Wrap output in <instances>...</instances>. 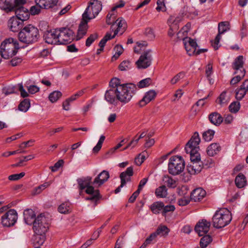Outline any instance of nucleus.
<instances>
[{
    "label": "nucleus",
    "instance_id": "1",
    "mask_svg": "<svg viewBox=\"0 0 248 248\" xmlns=\"http://www.w3.org/2000/svg\"><path fill=\"white\" fill-rule=\"evenodd\" d=\"M39 37L38 29L30 24L23 28L18 33L19 41L28 45L36 43Z\"/></svg>",
    "mask_w": 248,
    "mask_h": 248
},
{
    "label": "nucleus",
    "instance_id": "2",
    "mask_svg": "<svg viewBox=\"0 0 248 248\" xmlns=\"http://www.w3.org/2000/svg\"><path fill=\"white\" fill-rule=\"evenodd\" d=\"M18 41L13 38H9L4 40L0 46L1 59H9L13 57L19 49Z\"/></svg>",
    "mask_w": 248,
    "mask_h": 248
},
{
    "label": "nucleus",
    "instance_id": "3",
    "mask_svg": "<svg viewBox=\"0 0 248 248\" xmlns=\"http://www.w3.org/2000/svg\"><path fill=\"white\" fill-rule=\"evenodd\" d=\"M232 219V214L227 208L217 210L212 217L214 227L220 229L228 225Z\"/></svg>",
    "mask_w": 248,
    "mask_h": 248
},
{
    "label": "nucleus",
    "instance_id": "4",
    "mask_svg": "<svg viewBox=\"0 0 248 248\" xmlns=\"http://www.w3.org/2000/svg\"><path fill=\"white\" fill-rule=\"evenodd\" d=\"M137 90L136 86L132 83L123 84L116 88L117 98L124 104L128 103L132 98Z\"/></svg>",
    "mask_w": 248,
    "mask_h": 248
},
{
    "label": "nucleus",
    "instance_id": "5",
    "mask_svg": "<svg viewBox=\"0 0 248 248\" xmlns=\"http://www.w3.org/2000/svg\"><path fill=\"white\" fill-rule=\"evenodd\" d=\"M185 167V163L181 156L174 155L170 158L168 171L170 174L173 175H178L184 170Z\"/></svg>",
    "mask_w": 248,
    "mask_h": 248
},
{
    "label": "nucleus",
    "instance_id": "6",
    "mask_svg": "<svg viewBox=\"0 0 248 248\" xmlns=\"http://www.w3.org/2000/svg\"><path fill=\"white\" fill-rule=\"evenodd\" d=\"M102 8L101 1L98 0H91L89 5L82 15L83 19L90 20L98 15Z\"/></svg>",
    "mask_w": 248,
    "mask_h": 248
},
{
    "label": "nucleus",
    "instance_id": "7",
    "mask_svg": "<svg viewBox=\"0 0 248 248\" xmlns=\"http://www.w3.org/2000/svg\"><path fill=\"white\" fill-rule=\"evenodd\" d=\"M46 218L42 214L36 217L33 223V229L35 233L38 235L45 234L48 229L49 225Z\"/></svg>",
    "mask_w": 248,
    "mask_h": 248
},
{
    "label": "nucleus",
    "instance_id": "8",
    "mask_svg": "<svg viewBox=\"0 0 248 248\" xmlns=\"http://www.w3.org/2000/svg\"><path fill=\"white\" fill-rule=\"evenodd\" d=\"M57 31L59 45L69 44L75 38L74 31L69 28H57Z\"/></svg>",
    "mask_w": 248,
    "mask_h": 248
},
{
    "label": "nucleus",
    "instance_id": "9",
    "mask_svg": "<svg viewBox=\"0 0 248 248\" xmlns=\"http://www.w3.org/2000/svg\"><path fill=\"white\" fill-rule=\"evenodd\" d=\"M18 215L15 209H10L1 217V223L4 227H10L17 221Z\"/></svg>",
    "mask_w": 248,
    "mask_h": 248
},
{
    "label": "nucleus",
    "instance_id": "10",
    "mask_svg": "<svg viewBox=\"0 0 248 248\" xmlns=\"http://www.w3.org/2000/svg\"><path fill=\"white\" fill-rule=\"evenodd\" d=\"M152 61L151 50H148L140 55L136 64L139 69H145L150 66Z\"/></svg>",
    "mask_w": 248,
    "mask_h": 248
},
{
    "label": "nucleus",
    "instance_id": "11",
    "mask_svg": "<svg viewBox=\"0 0 248 248\" xmlns=\"http://www.w3.org/2000/svg\"><path fill=\"white\" fill-rule=\"evenodd\" d=\"M92 183V178L90 176L78 179L79 189L83 190L86 188L85 191L86 193H91L93 191V188L95 187L93 185Z\"/></svg>",
    "mask_w": 248,
    "mask_h": 248
},
{
    "label": "nucleus",
    "instance_id": "12",
    "mask_svg": "<svg viewBox=\"0 0 248 248\" xmlns=\"http://www.w3.org/2000/svg\"><path fill=\"white\" fill-rule=\"evenodd\" d=\"M200 141L201 140L198 133L196 132H195L191 138L186 145V152H191L193 150H199V144Z\"/></svg>",
    "mask_w": 248,
    "mask_h": 248
},
{
    "label": "nucleus",
    "instance_id": "13",
    "mask_svg": "<svg viewBox=\"0 0 248 248\" xmlns=\"http://www.w3.org/2000/svg\"><path fill=\"white\" fill-rule=\"evenodd\" d=\"M57 29L46 31L44 34L45 42L49 44L59 45Z\"/></svg>",
    "mask_w": 248,
    "mask_h": 248
},
{
    "label": "nucleus",
    "instance_id": "14",
    "mask_svg": "<svg viewBox=\"0 0 248 248\" xmlns=\"http://www.w3.org/2000/svg\"><path fill=\"white\" fill-rule=\"evenodd\" d=\"M126 27V22L122 17H119L114 20L111 27L112 30H114L113 36L115 37L119 31H121V34H122L125 31Z\"/></svg>",
    "mask_w": 248,
    "mask_h": 248
},
{
    "label": "nucleus",
    "instance_id": "15",
    "mask_svg": "<svg viewBox=\"0 0 248 248\" xmlns=\"http://www.w3.org/2000/svg\"><path fill=\"white\" fill-rule=\"evenodd\" d=\"M211 223L205 219L199 221L195 227V231L199 236H202L206 234L210 229Z\"/></svg>",
    "mask_w": 248,
    "mask_h": 248
},
{
    "label": "nucleus",
    "instance_id": "16",
    "mask_svg": "<svg viewBox=\"0 0 248 248\" xmlns=\"http://www.w3.org/2000/svg\"><path fill=\"white\" fill-rule=\"evenodd\" d=\"M109 178V172L104 170L94 178L92 184L96 188H98L106 182L108 180Z\"/></svg>",
    "mask_w": 248,
    "mask_h": 248
},
{
    "label": "nucleus",
    "instance_id": "17",
    "mask_svg": "<svg viewBox=\"0 0 248 248\" xmlns=\"http://www.w3.org/2000/svg\"><path fill=\"white\" fill-rule=\"evenodd\" d=\"M7 26L9 29L13 32H17L22 29L23 26V23L18 18L12 16L10 18L7 22Z\"/></svg>",
    "mask_w": 248,
    "mask_h": 248
},
{
    "label": "nucleus",
    "instance_id": "18",
    "mask_svg": "<svg viewBox=\"0 0 248 248\" xmlns=\"http://www.w3.org/2000/svg\"><path fill=\"white\" fill-rule=\"evenodd\" d=\"M185 49L189 55L194 54L196 51L198 45L196 42L190 38H185L183 39Z\"/></svg>",
    "mask_w": 248,
    "mask_h": 248
},
{
    "label": "nucleus",
    "instance_id": "19",
    "mask_svg": "<svg viewBox=\"0 0 248 248\" xmlns=\"http://www.w3.org/2000/svg\"><path fill=\"white\" fill-rule=\"evenodd\" d=\"M117 94L116 88H110L106 92L105 99L109 104L116 106L119 101Z\"/></svg>",
    "mask_w": 248,
    "mask_h": 248
},
{
    "label": "nucleus",
    "instance_id": "20",
    "mask_svg": "<svg viewBox=\"0 0 248 248\" xmlns=\"http://www.w3.org/2000/svg\"><path fill=\"white\" fill-rule=\"evenodd\" d=\"M13 11H15L16 16L15 17L18 18L22 22L28 20L30 16V13L28 9L24 7H19L13 9Z\"/></svg>",
    "mask_w": 248,
    "mask_h": 248
},
{
    "label": "nucleus",
    "instance_id": "21",
    "mask_svg": "<svg viewBox=\"0 0 248 248\" xmlns=\"http://www.w3.org/2000/svg\"><path fill=\"white\" fill-rule=\"evenodd\" d=\"M89 20L87 19H83L82 18L80 23L77 36H76V40H79L82 38L87 33L88 30V22Z\"/></svg>",
    "mask_w": 248,
    "mask_h": 248
},
{
    "label": "nucleus",
    "instance_id": "22",
    "mask_svg": "<svg viewBox=\"0 0 248 248\" xmlns=\"http://www.w3.org/2000/svg\"><path fill=\"white\" fill-rule=\"evenodd\" d=\"M120 2V4H116V5L112 8L110 12L107 15L106 18V23L107 24H112L115 20L116 16V14L115 13L116 10L118 8H122L124 6L125 3L123 1H121Z\"/></svg>",
    "mask_w": 248,
    "mask_h": 248
},
{
    "label": "nucleus",
    "instance_id": "23",
    "mask_svg": "<svg viewBox=\"0 0 248 248\" xmlns=\"http://www.w3.org/2000/svg\"><path fill=\"white\" fill-rule=\"evenodd\" d=\"M206 195L205 191L202 188H197L192 191L190 199L195 202L201 201Z\"/></svg>",
    "mask_w": 248,
    "mask_h": 248
},
{
    "label": "nucleus",
    "instance_id": "24",
    "mask_svg": "<svg viewBox=\"0 0 248 248\" xmlns=\"http://www.w3.org/2000/svg\"><path fill=\"white\" fill-rule=\"evenodd\" d=\"M202 162H191V164L187 166V170L191 175L199 173L202 169Z\"/></svg>",
    "mask_w": 248,
    "mask_h": 248
},
{
    "label": "nucleus",
    "instance_id": "25",
    "mask_svg": "<svg viewBox=\"0 0 248 248\" xmlns=\"http://www.w3.org/2000/svg\"><path fill=\"white\" fill-rule=\"evenodd\" d=\"M23 215L25 223L30 225L33 224L36 218L34 212L31 209H27L24 210Z\"/></svg>",
    "mask_w": 248,
    "mask_h": 248
},
{
    "label": "nucleus",
    "instance_id": "26",
    "mask_svg": "<svg viewBox=\"0 0 248 248\" xmlns=\"http://www.w3.org/2000/svg\"><path fill=\"white\" fill-rule=\"evenodd\" d=\"M58 0H35V2L40 7L48 9L57 5Z\"/></svg>",
    "mask_w": 248,
    "mask_h": 248
},
{
    "label": "nucleus",
    "instance_id": "27",
    "mask_svg": "<svg viewBox=\"0 0 248 248\" xmlns=\"http://www.w3.org/2000/svg\"><path fill=\"white\" fill-rule=\"evenodd\" d=\"M156 93L151 90L146 93L143 98L139 102V105L140 107L145 106L147 103L155 98L156 96Z\"/></svg>",
    "mask_w": 248,
    "mask_h": 248
},
{
    "label": "nucleus",
    "instance_id": "28",
    "mask_svg": "<svg viewBox=\"0 0 248 248\" xmlns=\"http://www.w3.org/2000/svg\"><path fill=\"white\" fill-rule=\"evenodd\" d=\"M221 147L219 143H213L209 145L206 149V153L209 156H214L221 150Z\"/></svg>",
    "mask_w": 248,
    "mask_h": 248
},
{
    "label": "nucleus",
    "instance_id": "29",
    "mask_svg": "<svg viewBox=\"0 0 248 248\" xmlns=\"http://www.w3.org/2000/svg\"><path fill=\"white\" fill-rule=\"evenodd\" d=\"M14 0H0V8L6 12L13 11Z\"/></svg>",
    "mask_w": 248,
    "mask_h": 248
},
{
    "label": "nucleus",
    "instance_id": "30",
    "mask_svg": "<svg viewBox=\"0 0 248 248\" xmlns=\"http://www.w3.org/2000/svg\"><path fill=\"white\" fill-rule=\"evenodd\" d=\"M209 120L211 123L216 125H219L223 120L221 115L216 112H213L209 115Z\"/></svg>",
    "mask_w": 248,
    "mask_h": 248
},
{
    "label": "nucleus",
    "instance_id": "31",
    "mask_svg": "<svg viewBox=\"0 0 248 248\" xmlns=\"http://www.w3.org/2000/svg\"><path fill=\"white\" fill-rule=\"evenodd\" d=\"M235 184L239 188L244 187L247 185V180L245 176L242 173L238 174L235 177Z\"/></svg>",
    "mask_w": 248,
    "mask_h": 248
},
{
    "label": "nucleus",
    "instance_id": "32",
    "mask_svg": "<svg viewBox=\"0 0 248 248\" xmlns=\"http://www.w3.org/2000/svg\"><path fill=\"white\" fill-rule=\"evenodd\" d=\"M244 57L243 56H239L234 60L233 64L232 67L236 70L234 74H236L238 73V70L241 68H243L244 64Z\"/></svg>",
    "mask_w": 248,
    "mask_h": 248
},
{
    "label": "nucleus",
    "instance_id": "33",
    "mask_svg": "<svg viewBox=\"0 0 248 248\" xmlns=\"http://www.w3.org/2000/svg\"><path fill=\"white\" fill-rule=\"evenodd\" d=\"M90 196L86 198V200H89L95 202V205L97 204V201L100 199L101 196L98 189L93 188V191L91 193H87Z\"/></svg>",
    "mask_w": 248,
    "mask_h": 248
},
{
    "label": "nucleus",
    "instance_id": "34",
    "mask_svg": "<svg viewBox=\"0 0 248 248\" xmlns=\"http://www.w3.org/2000/svg\"><path fill=\"white\" fill-rule=\"evenodd\" d=\"M164 203L161 202H154L150 206L152 212L155 214H158L161 211H162Z\"/></svg>",
    "mask_w": 248,
    "mask_h": 248
},
{
    "label": "nucleus",
    "instance_id": "35",
    "mask_svg": "<svg viewBox=\"0 0 248 248\" xmlns=\"http://www.w3.org/2000/svg\"><path fill=\"white\" fill-rule=\"evenodd\" d=\"M71 204L69 202H65L59 205L58 210L62 214H67L71 211Z\"/></svg>",
    "mask_w": 248,
    "mask_h": 248
},
{
    "label": "nucleus",
    "instance_id": "36",
    "mask_svg": "<svg viewBox=\"0 0 248 248\" xmlns=\"http://www.w3.org/2000/svg\"><path fill=\"white\" fill-rule=\"evenodd\" d=\"M155 195L158 198H166L168 195L166 186L163 185L157 188L155 191Z\"/></svg>",
    "mask_w": 248,
    "mask_h": 248
},
{
    "label": "nucleus",
    "instance_id": "37",
    "mask_svg": "<svg viewBox=\"0 0 248 248\" xmlns=\"http://www.w3.org/2000/svg\"><path fill=\"white\" fill-rule=\"evenodd\" d=\"M125 175L130 177L133 175V168L132 167H128L125 171L122 172L120 174V177L122 181V186H124L125 185V182L124 179Z\"/></svg>",
    "mask_w": 248,
    "mask_h": 248
},
{
    "label": "nucleus",
    "instance_id": "38",
    "mask_svg": "<svg viewBox=\"0 0 248 248\" xmlns=\"http://www.w3.org/2000/svg\"><path fill=\"white\" fill-rule=\"evenodd\" d=\"M170 231V230L166 226L160 225L155 232L156 235L166 236Z\"/></svg>",
    "mask_w": 248,
    "mask_h": 248
},
{
    "label": "nucleus",
    "instance_id": "39",
    "mask_svg": "<svg viewBox=\"0 0 248 248\" xmlns=\"http://www.w3.org/2000/svg\"><path fill=\"white\" fill-rule=\"evenodd\" d=\"M30 101L29 99H25L18 105V109L24 112L28 111L30 107Z\"/></svg>",
    "mask_w": 248,
    "mask_h": 248
},
{
    "label": "nucleus",
    "instance_id": "40",
    "mask_svg": "<svg viewBox=\"0 0 248 248\" xmlns=\"http://www.w3.org/2000/svg\"><path fill=\"white\" fill-rule=\"evenodd\" d=\"M163 181L165 184L170 188H175L177 186L176 181L168 175L164 177Z\"/></svg>",
    "mask_w": 248,
    "mask_h": 248
},
{
    "label": "nucleus",
    "instance_id": "41",
    "mask_svg": "<svg viewBox=\"0 0 248 248\" xmlns=\"http://www.w3.org/2000/svg\"><path fill=\"white\" fill-rule=\"evenodd\" d=\"M247 93H248V92L241 85L239 88L235 90L236 98L237 100H241Z\"/></svg>",
    "mask_w": 248,
    "mask_h": 248
},
{
    "label": "nucleus",
    "instance_id": "42",
    "mask_svg": "<svg viewBox=\"0 0 248 248\" xmlns=\"http://www.w3.org/2000/svg\"><path fill=\"white\" fill-rule=\"evenodd\" d=\"M247 93H248V92L241 85L239 88L235 90L236 98L237 100H241Z\"/></svg>",
    "mask_w": 248,
    "mask_h": 248
},
{
    "label": "nucleus",
    "instance_id": "43",
    "mask_svg": "<svg viewBox=\"0 0 248 248\" xmlns=\"http://www.w3.org/2000/svg\"><path fill=\"white\" fill-rule=\"evenodd\" d=\"M212 241L211 236L206 235L202 237L200 240V244L202 248H205Z\"/></svg>",
    "mask_w": 248,
    "mask_h": 248
},
{
    "label": "nucleus",
    "instance_id": "44",
    "mask_svg": "<svg viewBox=\"0 0 248 248\" xmlns=\"http://www.w3.org/2000/svg\"><path fill=\"white\" fill-rule=\"evenodd\" d=\"M199 150H193L191 152L186 153L190 154L191 162H202L201 160V155Z\"/></svg>",
    "mask_w": 248,
    "mask_h": 248
},
{
    "label": "nucleus",
    "instance_id": "45",
    "mask_svg": "<svg viewBox=\"0 0 248 248\" xmlns=\"http://www.w3.org/2000/svg\"><path fill=\"white\" fill-rule=\"evenodd\" d=\"M62 95L61 92L56 91L51 93L49 95V100L52 102H56Z\"/></svg>",
    "mask_w": 248,
    "mask_h": 248
},
{
    "label": "nucleus",
    "instance_id": "46",
    "mask_svg": "<svg viewBox=\"0 0 248 248\" xmlns=\"http://www.w3.org/2000/svg\"><path fill=\"white\" fill-rule=\"evenodd\" d=\"M214 134V131L209 129L202 133V138L205 141H209L213 138Z\"/></svg>",
    "mask_w": 248,
    "mask_h": 248
},
{
    "label": "nucleus",
    "instance_id": "47",
    "mask_svg": "<svg viewBox=\"0 0 248 248\" xmlns=\"http://www.w3.org/2000/svg\"><path fill=\"white\" fill-rule=\"evenodd\" d=\"M229 23L228 22H221L218 24V33L220 35V34L224 33L228 29Z\"/></svg>",
    "mask_w": 248,
    "mask_h": 248
},
{
    "label": "nucleus",
    "instance_id": "48",
    "mask_svg": "<svg viewBox=\"0 0 248 248\" xmlns=\"http://www.w3.org/2000/svg\"><path fill=\"white\" fill-rule=\"evenodd\" d=\"M241 74L233 77L231 80L230 84L231 85H234L237 83L244 77L245 75V71L244 69H243V71H241Z\"/></svg>",
    "mask_w": 248,
    "mask_h": 248
},
{
    "label": "nucleus",
    "instance_id": "49",
    "mask_svg": "<svg viewBox=\"0 0 248 248\" xmlns=\"http://www.w3.org/2000/svg\"><path fill=\"white\" fill-rule=\"evenodd\" d=\"M115 37L113 35L111 36V34L109 33H107L105 36L103 37V38L100 41L99 43V46L100 47H103L105 46L106 42L111 39L114 38Z\"/></svg>",
    "mask_w": 248,
    "mask_h": 248
},
{
    "label": "nucleus",
    "instance_id": "50",
    "mask_svg": "<svg viewBox=\"0 0 248 248\" xmlns=\"http://www.w3.org/2000/svg\"><path fill=\"white\" fill-rule=\"evenodd\" d=\"M240 105L238 102H233L229 106V110L232 113H236L240 109Z\"/></svg>",
    "mask_w": 248,
    "mask_h": 248
},
{
    "label": "nucleus",
    "instance_id": "51",
    "mask_svg": "<svg viewBox=\"0 0 248 248\" xmlns=\"http://www.w3.org/2000/svg\"><path fill=\"white\" fill-rule=\"evenodd\" d=\"M48 186L49 184L47 183H45L35 187L32 191V194L34 195L40 194L43 190L46 188Z\"/></svg>",
    "mask_w": 248,
    "mask_h": 248
},
{
    "label": "nucleus",
    "instance_id": "52",
    "mask_svg": "<svg viewBox=\"0 0 248 248\" xmlns=\"http://www.w3.org/2000/svg\"><path fill=\"white\" fill-rule=\"evenodd\" d=\"M151 83V79L150 78H146L140 80L137 86L139 88H143L148 87Z\"/></svg>",
    "mask_w": 248,
    "mask_h": 248
},
{
    "label": "nucleus",
    "instance_id": "53",
    "mask_svg": "<svg viewBox=\"0 0 248 248\" xmlns=\"http://www.w3.org/2000/svg\"><path fill=\"white\" fill-rule=\"evenodd\" d=\"M114 50L115 51V53L112 57V58L117 59L122 54L123 52V48L122 46L117 45L114 48Z\"/></svg>",
    "mask_w": 248,
    "mask_h": 248
},
{
    "label": "nucleus",
    "instance_id": "54",
    "mask_svg": "<svg viewBox=\"0 0 248 248\" xmlns=\"http://www.w3.org/2000/svg\"><path fill=\"white\" fill-rule=\"evenodd\" d=\"M225 92H223L219 95V97L217 100V102L221 105H226L227 104V100L226 98Z\"/></svg>",
    "mask_w": 248,
    "mask_h": 248
},
{
    "label": "nucleus",
    "instance_id": "55",
    "mask_svg": "<svg viewBox=\"0 0 248 248\" xmlns=\"http://www.w3.org/2000/svg\"><path fill=\"white\" fill-rule=\"evenodd\" d=\"M98 38V35L97 33H93L90 35V36L87 39L86 41V46H90L91 44Z\"/></svg>",
    "mask_w": 248,
    "mask_h": 248
},
{
    "label": "nucleus",
    "instance_id": "56",
    "mask_svg": "<svg viewBox=\"0 0 248 248\" xmlns=\"http://www.w3.org/2000/svg\"><path fill=\"white\" fill-rule=\"evenodd\" d=\"M36 4V5L31 7L30 8V13L32 15L38 14L41 11V9L44 8L42 7H40L39 4Z\"/></svg>",
    "mask_w": 248,
    "mask_h": 248
},
{
    "label": "nucleus",
    "instance_id": "57",
    "mask_svg": "<svg viewBox=\"0 0 248 248\" xmlns=\"http://www.w3.org/2000/svg\"><path fill=\"white\" fill-rule=\"evenodd\" d=\"M175 208L174 205H168L166 206H163V208L162 211V214L163 216H165L167 213L170 212H173L174 211Z\"/></svg>",
    "mask_w": 248,
    "mask_h": 248
},
{
    "label": "nucleus",
    "instance_id": "58",
    "mask_svg": "<svg viewBox=\"0 0 248 248\" xmlns=\"http://www.w3.org/2000/svg\"><path fill=\"white\" fill-rule=\"evenodd\" d=\"M119 69L121 71H126L130 68V62L128 61H124L119 65Z\"/></svg>",
    "mask_w": 248,
    "mask_h": 248
},
{
    "label": "nucleus",
    "instance_id": "59",
    "mask_svg": "<svg viewBox=\"0 0 248 248\" xmlns=\"http://www.w3.org/2000/svg\"><path fill=\"white\" fill-rule=\"evenodd\" d=\"M185 73L181 72L176 75L171 80L170 82L172 84L176 83L180 79L182 78L185 76Z\"/></svg>",
    "mask_w": 248,
    "mask_h": 248
},
{
    "label": "nucleus",
    "instance_id": "60",
    "mask_svg": "<svg viewBox=\"0 0 248 248\" xmlns=\"http://www.w3.org/2000/svg\"><path fill=\"white\" fill-rule=\"evenodd\" d=\"M24 172H21L19 174H14L9 176L8 179L10 181H16L25 176Z\"/></svg>",
    "mask_w": 248,
    "mask_h": 248
},
{
    "label": "nucleus",
    "instance_id": "61",
    "mask_svg": "<svg viewBox=\"0 0 248 248\" xmlns=\"http://www.w3.org/2000/svg\"><path fill=\"white\" fill-rule=\"evenodd\" d=\"M156 3L157 6L156 8V10L158 12H160L161 11H165L166 10V7L164 0H157Z\"/></svg>",
    "mask_w": 248,
    "mask_h": 248
},
{
    "label": "nucleus",
    "instance_id": "62",
    "mask_svg": "<svg viewBox=\"0 0 248 248\" xmlns=\"http://www.w3.org/2000/svg\"><path fill=\"white\" fill-rule=\"evenodd\" d=\"M122 85L120 84V80L117 78H113L109 82V86L111 87V88H117V87Z\"/></svg>",
    "mask_w": 248,
    "mask_h": 248
},
{
    "label": "nucleus",
    "instance_id": "63",
    "mask_svg": "<svg viewBox=\"0 0 248 248\" xmlns=\"http://www.w3.org/2000/svg\"><path fill=\"white\" fill-rule=\"evenodd\" d=\"M145 35L150 39H153L155 36L153 31V30L151 28H147L145 29Z\"/></svg>",
    "mask_w": 248,
    "mask_h": 248
},
{
    "label": "nucleus",
    "instance_id": "64",
    "mask_svg": "<svg viewBox=\"0 0 248 248\" xmlns=\"http://www.w3.org/2000/svg\"><path fill=\"white\" fill-rule=\"evenodd\" d=\"M124 244V237H119L116 242L114 248H122Z\"/></svg>",
    "mask_w": 248,
    "mask_h": 248
}]
</instances>
